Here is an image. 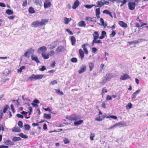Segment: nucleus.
I'll use <instances>...</instances> for the list:
<instances>
[{"label": "nucleus", "instance_id": "nucleus-19", "mask_svg": "<svg viewBox=\"0 0 148 148\" xmlns=\"http://www.w3.org/2000/svg\"><path fill=\"white\" fill-rule=\"evenodd\" d=\"M78 25L80 27H85L86 24L84 21H81L78 23Z\"/></svg>", "mask_w": 148, "mask_h": 148}, {"label": "nucleus", "instance_id": "nucleus-46", "mask_svg": "<svg viewBox=\"0 0 148 148\" xmlns=\"http://www.w3.org/2000/svg\"><path fill=\"white\" fill-rule=\"evenodd\" d=\"M57 83V82L56 80H53L50 82V85H54L55 84H56Z\"/></svg>", "mask_w": 148, "mask_h": 148}, {"label": "nucleus", "instance_id": "nucleus-3", "mask_svg": "<svg viewBox=\"0 0 148 148\" xmlns=\"http://www.w3.org/2000/svg\"><path fill=\"white\" fill-rule=\"evenodd\" d=\"M128 5L130 10H134L136 6V4L134 2H130L128 3Z\"/></svg>", "mask_w": 148, "mask_h": 148}, {"label": "nucleus", "instance_id": "nucleus-34", "mask_svg": "<svg viewBox=\"0 0 148 148\" xmlns=\"http://www.w3.org/2000/svg\"><path fill=\"white\" fill-rule=\"evenodd\" d=\"M42 56L45 59H48L49 58V55L48 54L46 55L45 53H42Z\"/></svg>", "mask_w": 148, "mask_h": 148}, {"label": "nucleus", "instance_id": "nucleus-33", "mask_svg": "<svg viewBox=\"0 0 148 148\" xmlns=\"http://www.w3.org/2000/svg\"><path fill=\"white\" fill-rule=\"evenodd\" d=\"M5 12L8 15H12L13 14V12L10 9H7Z\"/></svg>", "mask_w": 148, "mask_h": 148}, {"label": "nucleus", "instance_id": "nucleus-7", "mask_svg": "<svg viewBox=\"0 0 148 148\" xmlns=\"http://www.w3.org/2000/svg\"><path fill=\"white\" fill-rule=\"evenodd\" d=\"M40 103V101L38 100L37 99H34L33 101V103H31V104L35 108L38 107V104Z\"/></svg>", "mask_w": 148, "mask_h": 148}, {"label": "nucleus", "instance_id": "nucleus-22", "mask_svg": "<svg viewBox=\"0 0 148 148\" xmlns=\"http://www.w3.org/2000/svg\"><path fill=\"white\" fill-rule=\"evenodd\" d=\"M140 91V90H136L135 92H134L132 95V99H133L135 98L136 96L138 94Z\"/></svg>", "mask_w": 148, "mask_h": 148}, {"label": "nucleus", "instance_id": "nucleus-20", "mask_svg": "<svg viewBox=\"0 0 148 148\" xmlns=\"http://www.w3.org/2000/svg\"><path fill=\"white\" fill-rule=\"evenodd\" d=\"M73 121H76L77 120L79 119V117L78 115L74 114L72 115Z\"/></svg>", "mask_w": 148, "mask_h": 148}, {"label": "nucleus", "instance_id": "nucleus-55", "mask_svg": "<svg viewBox=\"0 0 148 148\" xmlns=\"http://www.w3.org/2000/svg\"><path fill=\"white\" fill-rule=\"evenodd\" d=\"M95 136L94 134L91 133L90 135V138L91 140H93V137Z\"/></svg>", "mask_w": 148, "mask_h": 148}, {"label": "nucleus", "instance_id": "nucleus-28", "mask_svg": "<svg viewBox=\"0 0 148 148\" xmlns=\"http://www.w3.org/2000/svg\"><path fill=\"white\" fill-rule=\"evenodd\" d=\"M94 64L92 62H90L89 63V71H91L94 68Z\"/></svg>", "mask_w": 148, "mask_h": 148}, {"label": "nucleus", "instance_id": "nucleus-40", "mask_svg": "<svg viewBox=\"0 0 148 148\" xmlns=\"http://www.w3.org/2000/svg\"><path fill=\"white\" fill-rule=\"evenodd\" d=\"M71 62L73 63H76L77 62V60L76 58H73L71 59Z\"/></svg>", "mask_w": 148, "mask_h": 148}, {"label": "nucleus", "instance_id": "nucleus-25", "mask_svg": "<svg viewBox=\"0 0 148 148\" xmlns=\"http://www.w3.org/2000/svg\"><path fill=\"white\" fill-rule=\"evenodd\" d=\"M45 119H50L51 118V114L45 113L43 116Z\"/></svg>", "mask_w": 148, "mask_h": 148}, {"label": "nucleus", "instance_id": "nucleus-4", "mask_svg": "<svg viewBox=\"0 0 148 148\" xmlns=\"http://www.w3.org/2000/svg\"><path fill=\"white\" fill-rule=\"evenodd\" d=\"M65 50L64 47L62 46H60L57 47L56 49V51L58 53H62Z\"/></svg>", "mask_w": 148, "mask_h": 148}, {"label": "nucleus", "instance_id": "nucleus-53", "mask_svg": "<svg viewBox=\"0 0 148 148\" xmlns=\"http://www.w3.org/2000/svg\"><path fill=\"white\" fill-rule=\"evenodd\" d=\"M8 141V145H14V143L10 140Z\"/></svg>", "mask_w": 148, "mask_h": 148}, {"label": "nucleus", "instance_id": "nucleus-8", "mask_svg": "<svg viewBox=\"0 0 148 148\" xmlns=\"http://www.w3.org/2000/svg\"><path fill=\"white\" fill-rule=\"evenodd\" d=\"M80 4V2L78 0H76L74 3L72 8L73 9H75L78 7Z\"/></svg>", "mask_w": 148, "mask_h": 148}, {"label": "nucleus", "instance_id": "nucleus-35", "mask_svg": "<svg viewBox=\"0 0 148 148\" xmlns=\"http://www.w3.org/2000/svg\"><path fill=\"white\" fill-rule=\"evenodd\" d=\"M56 93L59 95H63V93L61 91H60V89H55Z\"/></svg>", "mask_w": 148, "mask_h": 148}, {"label": "nucleus", "instance_id": "nucleus-10", "mask_svg": "<svg viewBox=\"0 0 148 148\" xmlns=\"http://www.w3.org/2000/svg\"><path fill=\"white\" fill-rule=\"evenodd\" d=\"M31 59L32 60L35 61L37 63H40V61L38 59V57L32 55L31 57Z\"/></svg>", "mask_w": 148, "mask_h": 148}, {"label": "nucleus", "instance_id": "nucleus-62", "mask_svg": "<svg viewBox=\"0 0 148 148\" xmlns=\"http://www.w3.org/2000/svg\"><path fill=\"white\" fill-rule=\"evenodd\" d=\"M17 137L16 136H14L12 138V140L13 142H16L18 141L17 139Z\"/></svg>", "mask_w": 148, "mask_h": 148}, {"label": "nucleus", "instance_id": "nucleus-36", "mask_svg": "<svg viewBox=\"0 0 148 148\" xmlns=\"http://www.w3.org/2000/svg\"><path fill=\"white\" fill-rule=\"evenodd\" d=\"M25 69V66H21L20 68L18 70L17 72L18 73H21L22 72V70L23 69Z\"/></svg>", "mask_w": 148, "mask_h": 148}, {"label": "nucleus", "instance_id": "nucleus-41", "mask_svg": "<svg viewBox=\"0 0 148 148\" xmlns=\"http://www.w3.org/2000/svg\"><path fill=\"white\" fill-rule=\"evenodd\" d=\"M19 127L22 128L23 127V123L21 121H19L18 123Z\"/></svg>", "mask_w": 148, "mask_h": 148}, {"label": "nucleus", "instance_id": "nucleus-31", "mask_svg": "<svg viewBox=\"0 0 148 148\" xmlns=\"http://www.w3.org/2000/svg\"><path fill=\"white\" fill-rule=\"evenodd\" d=\"M9 108H10L8 105L6 104L3 107V113H5L7 111L8 109Z\"/></svg>", "mask_w": 148, "mask_h": 148}, {"label": "nucleus", "instance_id": "nucleus-6", "mask_svg": "<svg viewBox=\"0 0 148 148\" xmlns=\"http://www.w3.org/2000/svg\"><path fill=\"white\" fill-rule=\"evenodd\" d=\"M31 26L32 27L36 28L40 26V22L38 21H34L31 24Z\"/></svg>", "mask_w": 148, "mask_h": 148}, {"label": "nucleus", "instance_id": "nucleus-43", "mask_svg": "<svg viewBox=\"0 0 148 148\" xmlns=\"http://www.w3.org/2000/svg\"><path fill=\"white\" fill-rule=\"evenodd\" d=\"M63 141L64 143L65 144H67L70 143V141L67 138H65L64 139Z\"/></svg>", "mask_w": 148, "mask_h": 148}, {"label": "nucleus", "instance_id": "nucleus-60", "mask_svg": "<svg viewBox=\"0 0 148 148\" xmlns=\"http://www.w3.org/2000/svg\"><path fill=\"white\" fill-rule=\"evenodd\" d=\"M107 92V90L106 89L104 88H102V93H105Z\"/></svg>", "mask_w": 148, "mask_h": 148}, {"label": "nucleus", "instance_id": "nucleus-18", "mask_svg": "<svg viewBox=\"0 0 148 148\" xmlns=\"http://www.w3.org/2000/svg\"><path fill=\"white\" fill-rule=\"evenodd\" d=\"M13 132H21V129L18 127H15L12 129Z\"/></svg>", "mask_w": 148, "mask_h": 148}, {"label": "nucleus", "instance_id": "nucleus-24", "mask_svg": "<svg viewBox=\"0 0 148 148\" xmlns=\"http://www.w3.org/2000/svg\"><path fill=\"white\" fill-rule=\"evenodd\" d=\"M83 122V120H79L78 121L75 122H74V125L75 126H78L80 125Z\"/></svg>", "mask_w": 148, "mask_h": 148}, {"label": "nucleus", "instance_id": "nucleus-38", "mask_svg": "<svg viewBox=\"0 0 148 148\" xmlns=\"http://www.w3.org/2000/svg\"><path fill=\"white\" fill-rule=\"evenodd\" d=\"M100 21L101 23L102 24V25L104 26V27H106L107 25V24H105V25L104 24V21L103 19L102 18H100Z\"/></svg>", "mask_w": 148, "mask_h": 148}, {"label": "nucleus", "instance_id": "nucleus-63", "mask_svg": "<svg viewBox=\"0 0 148 148\" xmlns=\"http://www.w3.org/2000/svg\"><path fill=\"white\" fill-rule=\"evenodd\" d=\"M106 99L107 100H110L112 99V97L111 96L108 95L106 97Z\"/></svg>", "mask_w": 148, "mask_h": 148}, {"label": "nucleus", "instance_id": "nucleus-54", "mask_svg": "<svg viewBox=\"0 0 148 148\" xmlns=\"http://www.w3.org/2000/svg\"><path fill=\"white\" fill-rule=\"evenodd\" d=\"M66 118L70 121H73L72 115L71 116H66Z\"/></svg>", "mask_w": 148, "mask_h": 148}, {"label": "nucleus", "instance_id": "nucleus-9", "mask_svg": "<svg viewBox=\"0 0 148 148\" xmlns=\"http://www.w3.org/2000/svg\"><path fill=\"white\" fill-rule=\"evenodd\" d=\"M97 5H96V6L98 7H101L104 4H106V3H103V0H102L101 1H98L96 3Z\"/></svg>", "mask_w": 148, "mask_h": 148}, {"label": "nucleus", "instance_id": "nucleus-1", "mask_svg": "<svg viewBox=\"0 0 148 148\" xmlns=\"http://www.w3.org/2000/svg\"><path fill=\"white\" fill-rule=\"evenodd\" d=\"M43 76V75L42 74L35 75L32 74L30 76H29L27 78L28 81H32L35 80L37 79H42Z\"/></svg>", "mask_w": 148, "mask_h": 148}, {"label": "nucleus", "instance_id": "nucleus-14", "mask_svg": "<svg viewBox=\"0 0 148 148\" xmlns=\"http://www.w3.org/2000/svg\"><path fill=\"white\" fill-rule=\"evenodd\" d=\"M119 24L123 27L127 28V24L122 21H119Z\"/></svg>", "mask_w": 148, "mask_h": 148}, {"label": "nucleus", "instance_id": "nucleus-37", "mask_svg": "<svg viewBox=\"0 0 148 148\" xmlns=\"http://www.w3.org/2000/svg\"><path fill=\"white\" fill-rule=\"evenodd\" d=\"M24 126L25 127V130H28L30 128V126L29 125L25 124L24 125Z\"/></svg>", "mask_w": 148, "mask_h": 148}, {"label": "nucleus", "instance_id": "nucleus-12", "mask_svg": "<svg viewBox=\"0 0 148 148\" xmlns=\"http://www.w3.org/2000/svg\"><path fill=\"white\" fill-rule=\"evenodd\" d=\"M45 8L47 9L51 6V3L50 2H45L44 4Z\"/></svg>", "mask_w": 148, "mask_h": 148}, {"label": "nucleus", "instance_id": "nucleus-64", "mask_svg": "<svg viewBox=\"0 0 148 148\" xmlns=\"http://www.w3.org/2000/svg\"><path fill=\"white\" fill-rule=\"evenodd\" d=\"M8 146L6 145H0V148H8Z\"/></svg>", "mask_w": 148, "mask_h": 148}, {"label": "nucleus", "instance_id": "nucleus-23", "mask_svg": "<svg viewBox=\"0 0 148 148\" xmlns=\"http://www.w3.org/2000/svg\"><path fill=\"white\" fill-rule=\"evenodd\" d=\"M71 44L72 45H74L76 42V39L74 36H72L71 38Z\"/></svg>", "mask_w": 148, "mask_h": 148}, {"label": "nucleus", "instance_id": "nucleus-27", "mask_svg": "<svg viewBox=\"0 0 148 148\" xmlns=\"http://www.w3.org/2000/svg\"><path fill=\"white\" fill-rule=\"evenodd\" d=\"M71 18H69L66 17H65L64 19V23L65 24H68L71 21Z\"/></svg>", "mask_w": 148, "mask_h": 148}, {"label": "nucleus", "instance_id": "nucleus-44", "mask_svg": "<svg viewBox=\"0 0 148 148\" xmlns=\"http://www.w3.org/2000/svg\"><path fill=\"white\" fill-rule=\"evenodd\" d=\"M46 69V68L44 66H42L41 68L39 69V71H43Z\"/></svg>", "mask_w": 148, "mask_h": 148}, {"label": "nucleus", "instance_id": "nucleus-59", "mask_svg": "<svg viewBox=\"0 0 148 148\" xmlns=\"http://www.w3.org/2000/svg\"><path fill=\"white\" fill-rule=\"evenodd\" d=\"M127 2V0H123V1L122 2V3L120 5V7H122L124 4H125Z\"/></svg>", "mask_w": 148, "mask_h": 148}, {"label": "nucleus", "instance_id": "nucleus-45", "mask_svg": "<svg viewBox=\"0 0 148 148\" xmlns=\"http://www.w3.org/2000/svg\"><path fill=\"white\" fill-rule=\"evenodd\" d=\"M96 14H100V9L98 8L96 9Z\"/></svg>", "mask_w": 148, "mask_h": 148}, {"label": "nucleus", "instance_id": "nucleus-49", "mask_svg": "<svg viewBox=\"0 0 148 148\" xmlns=\"http://www.w3.org/2000/svg\"><path fill=\"white\" fill-rule=\"evenodd\" d=\"M97 50L96 47H93L92 49V51L93 53H95Z\"/></svg>", "mask_w": 148, "mask_h": 148}, {"label": "nucleus", "instance_id": "nucleus-30", "mask_svg": "<svg viewBox=\"0 0 148 148\" xmlns=\"http://www.w3.org/2000/svg\"><path fill=\"white\" fill-rule=\"evenodd\" d=\"M35 3L37 5H41L42 2L41 0H35Z\"/></svg>", "mask_w": 148, "mask_h": 148}, {"label": "nucleus", "instance_id": "nucleus-11", "mask_svg": "<svg viewBox=\"0 0 148 148\" xmlns=\"http://www.w3.org/2000/svg\"><path fill=\"white\" fill-rule=\"evenodd\" d=\"M130 77L127 74H125L122 75L120 77V79L122 80H125L128 78L130 79Z\"/></svg>", "mask_w": 148, "mask_h": 148}, {"label": "nucleus", "instance_id": "nucleus-61", "mask_svg": "<svg viewBox=\"0 0 148 148\" xmlns=\"http://www.w3.org/2000/svg\"><path fill=\"white\" fill-rule=\"evenodd\" d=\"M110 118L114 119H116L117 118V117L116 116H114V115H110Z\"/></svg>", "mask_w": 148, "mask_h": 148}, {"label": "nucleus", "instance_id": "nucleus-51", "mask_svg": "<svg viewBox=\"0 0 148 148\" xmlns=\"http://www.w3.org/2000/svg\"><path fill=\"white\" fill-rule=\"evenodd\" d=\"M143 40V39H138V40H134V42H135V45L136 43L140 42L141 41V40Z\"/></svg>", "mask_w": 148, "mask_h": 148}, {"label": "nucleus", "instance_id": "nucleus-2", "mask_svg": "<svg viewBox=\"0 0 148 148\" xmlns=\"http://www.w3.org/2000/svg\"><path fill=\"white\" fill-rule=\"evenodd\" d=\"M34 49L32 48H30L27 50V51L24 53L23 56L27 58H29V55L30 54H33L34 52Z\"/></svg>", "mask_w": 148, "mask_h": 148}, {"label": "nucleus", "instance_id": "nucleus-26", "mask_svg": "<svg viewBox=\"0 0 148 148\" xmlns=\"http://www.w3.org/2000/svg\"><path fill=\"white\" fill-rule=\"evenodd\" d=\"M28 11L30 14H34L35 13V11L34 8L32 7H30L28 9Z\"/></svg>", "mask_w": 148, "mask_h": 148}, {"label": "nucleus", "instance_id": "nucleus-42", "mask_svg": "<svg viewBox=\"0 0 148 148\" xmlns=\"http://www.w3.org/2000/svg\"><path fill=\"white\" fill-rule=\"evenodd\" d=\"M54 51L53 50H52L49 52V53H48V54L49 55V56H52L53 55H54Z\"/></svg>", "mask_w": 148, "mask_h": 148}, {"label": "nucleus", "instance_id": "nucleus-16", "mask_svg": "<svg viewBox=\"0 0 148 148\" xmlns=\"http://www.w3.org/2000/svg\"><path fill=\"white\" fill-rule=\"evenodd\" d=\"M92 36L93 37V39H97L99 38V34L97 31L95 32L92 34Z\"/></svg>", "mask_w": 148, "mask_h": 148}, {"label": "nucleus", "instance_id": "nucleus-56", "mask_svg": "<svg viewBox=\"0 0 148 148\" xmlns=\"http://www.w3.org/2000/svg\"><path fill=\"white\" fill-rule=\"evenodd\" d=\"M16 116L18 117L19 118H21V119H23V116L21 114H16Z\"/></svg>", "mask_w": 148, "mask_h": 148}, {"label": "nucleus", "instance_id": "nucleus-15", "mask_svg": "<svg viewBox=\"0 0 148 148\" xmlns=\"http://www.w3.org/2000/svg\"><path fill=\"white\" fill-rule=\"evenodd\" d=\"M48 22V20L47 19H42L40 22V26L45 25L46 23Z\"/></svg>", "mask_w": 148, "mask_h": 148}, {"label": "nucleus", "instance_id": "nucleus-32", "mask_svg": "<svg viewBox=\"0 0 148 148\" xmlns=\"http://www.w3.org/2000/svg\"><path fill=\"white\" fill-rule=\"evenodd\" d=\"M18 136H19L21 137L22 138H24V139H26L28 138V137L27 135L24 134L23 133H21L20 134H18Z\"/></svg>", "mask_w": 148, "mask_h": 148}, {"label": "nucleus", "instance_id": "nucleus-58", "mask_svg": "<svg viewBox=\"0 0 148 148\" xmlns=\"http://www.w3.org/2000/svg\"><path fill=\"white\" fill-rule=\"evenodd\" d=\"M3 111L2 110H0V120H1L3 118Z\"/></svg>", "mask_w": 148, "mask_h": 148}, {"label": "nucleus", "instance_id": "nucleus-50", "mask_svg": "<svg viewBox=\"0 0 148 148\" xmlns=\"http://www.w3.org/2000/svg\"><path fill=\"white\" fill-rule=\"evenodd\" d=\"M116 34V31H114L112 32V33L110 35L111 37H113L115 36Z\"/></svg>", "mask_w": 148, "mask_h": 148}, {"label": "nucleus", "instance_id": "nucleus-13", "mask_svg": "<svg viewBox=\"0 0 148 148\" xmlns=\"http://www.w3.org/2000/svg\"><path fill=\"white\" fill-rule=\"evenodd\" d=\"M47 50V48L45 46H42L40 47L38 50V52L40 53L41 52H44Z\"/></svg>", "mask_w": 148, "mask_h": 148}, {"label": "nucleus", "instance_id": "nucleus-48", "mask_svg": "<svg viewBox=\"0 0 148 148\" xmlns=\"http://www.w3.org/2000/svg\"><path fill=\"white\" fill-rule=\"evenodd\" d=\"M107 81V79H104L100 82V83L101 85H103L104 84H105Z\"/></svg>", "mask_w": 148, "mask_h": 148}, {"label": "nucleus", "instance_id": "nucleus-52", "mask_svg": "<svg viewBox=\"0 0 148 148\" xmlns=\"http://www.w3.org/2000/svg\"><path fill=\"white\" fill-rule=\"evenodd\" d=\"M97 39H94L95 40V43L99 44V43H102V42L101 40H97Z\"/></svg>", "mask_w": 148, "mask_h": 148}, {"label": "nucleus", "instance_id": "nucleus-57", "mask_svg": "<svg viewBox=\"0 0 148 148\" xmlns=\"http://www.w3.org/2000/svg\"><path fill=\"white\" fill-rule=\"evenodd\" d=\"M66 31L70 35H73V34L72 32L69 29H66Z\"/></svg>", "mask_w": 148, "mask_h": 148}, {"label": "nucleus", "instance_id": "nucleus-39", "mask_svg": "<svg viewBox=\"0 0 148 148\" xmlns=\"http://www.w3.org/2000/svg\"><path fill=\"white\" fill-rule=\"evenodd\" d=\"M132 104L130 103H129L127 105V109H130L132 108Z\"/></svg>", "mask_w": 148, "mask_h": 148}, {"label": "nucleus", "instance_id": "nucleus-29", "mask_svg": "<svg viewBox=\"0 0 148 148\" xmlns=\"http://www.w3.org/2000/svg\"><path fill=\"white\" fill-rule=\"evenodd\" d=\"M89 18H90V21L92 22H96V17H93L91 18L89 17H87L86 18V20H88Z\"/></svg>", "mask_w": 148, "mask_h": 148}, {"label": "nucleus", "instance_id": "nucleus-5", "mask_svg": "<svg viewBox=\"0 0 148 148\" xmlns=\"http://www.w3.org/2000/svg\"><path fill=\"white\" fill-rule=\"evenodd\" d=\"M86 66L84 64L82 65L80 67V69L78 70V73L79 74H81L84 72L86 70Z\"/></svg>", "mask_w": 148, "mask_h": 148}, {"label": "nucleus", "instance_id": "nucleus-47", "mask_svg": "<svg viewBox=\"0 0 148 148\" xmlns=\"http://www.w3.org/2000/svg\"><path fill=\"white\" fill-rule=\"evenodd\" d=\"M84 7L87 9H90L92 7V5H84Z\"/></svg>", "mask_w": 148, "mask_h": 148}, {"label": "nucleus", "instance_id": "nucleus-21", "mask_svg": "<svg viewBox=\"0 0 148 148\" xmlns=\"http://www.w3.org/2000/svg\"><path fill=\"white\" fill-rule=\"evenodd\" d=\"M103 13L108 14L112 18H113V16L111 12L109 10H104L103 11Z\"/></svg>", "mask_w": 148, "mask_h": 148}, {"label": "nucleus", "instance_id": "nucleus-17", "mask_svg": "<svg viewBox=\"0 0 148 148\" xmlns=\"http://www.w3.org/2000/svg\"><path fill=\"white\" fill-rule=\"evenodd\" d=\"M79 52L81 60H82L84 57V53L83 51L81 49L79 51Z\"/></svg>", "mask_w": 148, "mask_h": 148}]
</instances>
